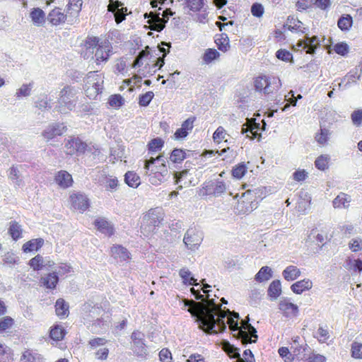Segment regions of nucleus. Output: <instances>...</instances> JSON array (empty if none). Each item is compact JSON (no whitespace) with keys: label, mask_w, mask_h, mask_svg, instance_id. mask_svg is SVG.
Masks as SVG:
<instances>
[{"label":"nucleus","mask_w":362,"mask_h":362,"mask_svg":"<svg viewBox=\"0 0 362 362\" xmlns=\"http://www.w3.org/2000/svg\"><path fill=\"white\" fill-rule=\"evenodd\" d=\"M119 185V181L117 177H109L105 182V189L108 191L115 190Z\"/></svg>","instance_id":"64"},{"label":"nucleus","mask_w":362,"mask_h":362,"mask_svg":"<svg viewBox=\"0 0 362 362\" xmlns=\"http://www.w3.org/2000/svg\"><path fill=\"white\" fill-rule=\"evenodd\" d=\"M329 160L328 156L321 155L316 158L315 165L318 170H325L328 168Z\"/></svg>","instance_id":"46"},{"label":"nucleus","mask_w":362,"mask_h":362,"mask_svg":"<svg viewBox=\"0 0 362 362\" xmlns=\"http://www.w3.org/2000/svg\"><path fill=\"white\" fill-rule=\"evenodd\" d=\"M312 287L313 282L308 279H304L293 284L291 289L294 293L301 294L304 291H309Z\"/></svg>","instance_id":"24"},{"label":"nucleus","mask_w":362,"mask_h":362,"mask_svg":"<svg viewBox=\"0 0 362 362\" xmlns=\"http://www.w3.org/2000/svg\"><path fill=\"white\" fill-rule=\"evenodd\" d=\"M276 57L277 59L284 61L285 62H291L293 61L292 54L284 49H280L276 52Z\"/></svg>","instance_id":"52"},{"label":"nucleus","mask_w":362,"mask_h":362,"mask_svg":"<svg viewBox=\"0 0 362 362\" xmlns=\"http://www.w3.org/2000/svg\"><path fill=\"white\" fill-rule=\"evenodd\" d=\"M330 134L331 132L328 129L321 127L320 131L315 134V139L319 145L325 146L328 143Z\"/></svg>","instance_id":"36"},{"label":"nucleus","mask_w":362,"mask_h":362,"mask_svg":"<svg viewBox=\"0 0 362 362\" xmlns=\"http://www.w3.org/2000/svg\"><path fill=\"white\" fill-rule=\"evenodd\" d=\"M308 177V173L304 169H298L293 173V178L296 182H303Z\"/></svg>","instance_id":"59"},{"label":"nucleus","mask_w":362,"mask_h":362,"mask_svg":"<svg viewBox=\"0 0 362 362\" xmlns=\"http://www.w3.org/2000/svg\"><path fill=\"white\" fill-rule=\"evenodd\" d=\"M82 4V0H69L67 12L73 11L75 13L78 14L81 10ZM71 13H72V12H71Z\"/></svg>","instance_id":"51"},{"label":"nucleus","mask_w":362,"mask_h":362,"mask_svg":"<svg viewBox=\"0 0 362 362\" xmlns=\"http://www.w3.org/2000/svg\"><path fill=\"white\" fill-rule=\"evenodd\" d=\"M59 283V276L56 272H50L42 276L40 286L49 290H54Z\"/></svg>","instance_id":"17"},{"label":"nucleus","mask_w":362,"mask_h":362,"mask_svg":"<svg viewBox=\"0 0 362 362\" xmlns=\"http://www.w3.org/2000/svg\"><path fill=\"white\" fill-rule=\"evenodd\" d=\"M183 240L189 249L194 250L201 244L202 235L195 228H191L187 230Z\"/></svg>","instance_id":"13"},{"label":"nucleus","mask_w":362,"mask_h":362,"mask_svg":"<svg viewBox=\"0 0 362 362\" xmlns=\"http://www.w3.org/2000/svg\"><path fill=\"white\" fill-rule=\"evenodd\" d=\"M56 315L61 319L66 318L69 314V306L64 299L58 298L54 305Z\"/></svg>","instance_id":"25"},{"label":"nucleus","mask_w":362,"mask_h":362,"mask_svg":"<svg viewBox=\"0 0 362 362\" xmlns=\"http://www.w3.org/2000/svg\"><path fill=\"white\" fill-rule=\"evenodd\" d=\"M66 14L58 7L51 10L47 16L49 23L54 26L64 24L66 22Z\"/></svg>","instance_id":"15"},{"label":"nucleus","mask_w":362,"mask_h":362,"mask_svg":"<svg viewBox=\"0 0 362 362\" xmlns=\"http://www.w3.org/2000/svg\"><path fill=\"white\" fill-rule=\"evenodd\" d=\"M14 325L13 319L10 316H6L0 319V333H3L11 329Z\"/></svg>","instance_id":"48"},{"label":"nucleus","mask_w":362,"mask_h":362,"mask_svg":"<svg viewBox=\"0 0 362 362\" xmlns=\"http://www.w3.org/2000/svg\"><path fill=\"white\" fill-rule=\"evenodd\" d=\"M154 165L149 174V181L153 185H158L165 180L168 174V167L163 160V156L159 155L156 158H151L145 162V169L149 170L150 165Z\"/></svg>","instance_id":"3"},{"label":"nucleus","mask_w":362,"mask_h":362,"mask_svg":"<svg viewBox=\"0 0 362 362\" xmlns=\"http://www.w3.org/2000/svg\"><path fill=\"white\" fill-rule=\"evenodd\" d=\"M76 95V91L75 88L71 86H66L62 89L58 100V110L60 112L64 113L74 107L77 100Z\"/></svg>","instance_id":"7"},{"label":"nucleus","mask_w":362,"mask_h":362,"mask_svg":"<svg viewBox=\"0 0 362 362\" xmlns=\"http://www.w3.org/2000/svg\"><path fill=\"white\" fill-rule=\"evenodd\" d=\"M84 46L87 50L95 49V62L97 65L107 62L112 52V47L109 40H101L96 36H88Z\"/></svg>","instance_id":"2"},{"label":"nucleus","mask_w":362,"mask_h":362,"mask_svg":"<svg viewBox=\"0 0 362 362\" xmlns=\"http://www.w3.org/2000/svg\"><path fill=\"white\" fill-rule=\"evenodd\" d=\"M110 254L114 258H119L124 262H129L132 259L130 252L121 245H113L110 248Z\"/></svg>","instance_id":"20"},{"label":"nucleus","mask_w":362,"mask_h":362,"mask_svg":"<svg viewBox=\"0 0 362 362\" xmlns=\"http://www.w3.org/2000/svg\"><path fill=\"white\" fill-rule=\"evenodd\" d=\"M333 49L335 53L341 56H345L349 50L348 45L344 42H338L333 46Z\"/></svg>","instance_id":"53"},{"label":"nucleus","mask_w":362,"mask_h":362,"mask_svg":"<svg viewBox=\"0 0 362 362\" xmlns=\"http://www.w3.org/2000/svg\"><path fill=\"white\" fill-rule=\"evenodd\" d=\"M247 170V166L244 162H241L233 168L231 175L234 178L241 179L245 175Z\"/></svg>","instance_id":"38"},{"label":"nucleus","mask_w":362,"mask_h":362,"mask_svg":"<svg viewBox=\"0 0 362 362\" xmlns=\"http://www.w3.org/2000/svg\"><path fill=\"white\" fill-rule=\"evenodd\" d=\"M311 235L315 237L316 241L318 244L324 245L327 239V234L326 232L322 230L320 233L314 228L311 230Z\"/></svg>","instance_id":"55"},{"label":"nucleus","mask_w":362,"mask_h":362,"mask_svg":"<svg viewBox=\"0 0 362 362\" xmlns=\"http://www.w3.org/2000/svg\"><path fill=\"white\" fill-rule=\"evenodd\" d=\"M264 13V8L262 4L254 3L251 6V13L253 16L261 18Z\"/></svg>","instance_id":"57"},{"label":"nucleus","mask_w":362,"mask_h":362,"mask_svg":"<svg viewBox=\"0 0 362 362\" xmlns=\"http://www.w3.org/2000/svg\"><path fill=\"white\" fill-rule=\"evenodd\" d=\"M196 119L195 117H190L185 120L180 128L177 129L174 133V139L176 140L185 138L194 127V122Z\"/></svg>","instance_id":"14"},{"label":"nucleus","mask_w":362,"mask_h":362,"mask_svg":"<svg viewBox=\"0 0 362 362\" xmlns=\"http://www.w3.org/2000/svg\"><path fill=\"white\" fill-rule=\"evenodd\" d=\"M154 97L153 91H147L139 97V105L141 107H146L149 105Z\"/></svg>","instance_id":"49"},{"label":"nucleus","mask_w":362,"mask_h":362,"mask_svg":"<svg viewBox=\"0 0 362 362\" xmlns=\"http://www.w3.org/2000/svg\"><path fill=\"white\" fill-rule=\"evenodd\" d=\"M158 355L161 362H172L173 361L172 354L168 348L162 349Z\"/></svg>","instance_id":"61"},{"label":"nucleus","mask_w":362,"mask_h":362,"mask_svg":"<svg viewBox=\"0 0 362 362\" xmlns=\"http://www.w3.org/2000/svg\"><path fill=\"white\" fill-rule=\"evenodd\" d=\"M30 17L33 24L36 26H42L45 22V13L40 8H34L30 13Z\"/></svg>","instance_id":"28"},{"label":"nucleus","mask_w":362,"mask_h":362,"mask_svg":"<svg viewBox=\"0 0 362 362\" xmlns=\"http://www.w3.org/2000/svg\"><path fill=\"white\" fill-rule=\"evenodd\" d=\"M353 25V18L349 14H343L337 21L338 28L344 32L349 30Z\"/></svg>","instance_id":"31"},{"label":"nucleus","mask_w":362,"mask_h":362,"mask_svg":"<svg viewBox=\"0 0 362 362\" xmlns=\"http://www.w3.org/2000/svg\"><path fill=\"white\" fill-rule=\"evenodd\" d=\"M33 87V83H30L29 84H23L16 92V96L25 97L28 96L30 94L31 89Z\"/></svg>","instance_id":"60"},{"label":"nucleus","mask_w":362,"mask_h":362,"mask_svg":"<svg viewBox=\"0 0 362 362\" xmlns=\"http://www.w3.org/2000/svg\"><path fill=\"white\" fill-rule=\"evenodd\" d=\"M259 191L260 189L255 188L243 193L237 204V209L239 213L247 214L257 208V194Z\"/></svg>","instance_id":"5"},{"label":"nucleus","mask_w":362,"mask_h":362,"mask_svg":"<svg viewBox=\"0 0 362 362\" xmlns=\"http://www.w3.org/2000/svg\"><path fill=\"white\" fill-rule=\"evenodd\" d=\"M186 151L182 148H174L170 154V161L175 164H180L186 158Z\"/></svg>","instance_id":"33"},{"label":"nucleus","mask_w":362,"mask_h":362,"mask_svg":"<svg viewBox=\"0 0 362 362\" xmlns=\"http://www.w3.org/2000/svg\"><path fill=\"white\" fill-rule=\"evenodd\" d=\"M94 226L98 231L108 237H111L115 233L113 226L104 218H96Z\"/></svg>","instance_id":"16"},{"label":"nucleus","mask_w":362,"mask_h":362,"mask_svg":"<svg viewBox=\"0 0 362 362\" xmlns=\"http://www.w3.org/2000/svg\"><path fill=\"white\" fill-rule=\"evenodd\" d=\"M144 334L139 330H134L131 334L132 351L134 354L141 358L147 356L146 345L144 342Z\"/></svg>","instance_id":"10"},{"label":"nucleus","mask_w":362,"mask_h":362,"mask_svg":"<svg viewBox=\"0 0 362 362\" xmlns=\"http://www.w3.org/2000/svg\"><path fill=\"white\" fill-rule=\"evenodd\" d=\"M164 146V141L159 137L151 139L148 145V150L150 153H153L161 150Z\"/></svg>","instance_id":"43"},{"label":"nucleus","mask_w":362,"mask_h":362,"mask_svg":"<svg viewBox=\"0 0 362 362\" xmlns=\"http://www.w3.org/2000/svg\"><path fill=\"white\" fill-rule=\"evenodd\" d=\"M185 306H188V312L197 317L199 327L208 334H218L223 332L226 329V324L233 332H236L234 336L240 339L244 344L255 342L251 340L248 333L240 329L238 320L232 317H226L230 311H223L221 305H217L213 300H209L204 305L202 303H195L193 300L184 299Z\"/></svg>","instance_id":"1"},{"label":"nucleus","mask_w":362,"mask_h":362,"mask_svg":"<svg viewBox=\"0 0 362 362\" xmlns=\"http://www.w3.org/2000/svg\"><path fill=\"white\" fill-rule=\"evenodd\" d=\"M226 131L225 129L220 126L218 127L213 134V139L216 143L220 144L226 137Z\"/></svg>","instance_id":"56"},{"label":"nucleus","mask_w":362,"mask_h":362,"mask_svg":"<svg viewBox=\"0 0 362 362\" xmlns=\"http://www.w3.org/2000/svg\"><path fill=\"white\" fill-rule=\"evenodd\" d=\"M346 263V268L348 270L358 271L359 272L362 271V260L360 259H353L348 258Z\"/></svg>","instance_id":"45"},{"label":"nucleus","mask_w":362,"mask_h":362,"mask_svg":"<svg viewBox=\"0 0 362 362\" xmlns=\"http://www.w3.org/2000/svg\"><path fill=\"white\" fill-rule=\"evenodd\" d=\"M353 124L357 127L362 124V110H357L352 112L351 115Z\"/></svg>","instance_id":"63"},{"label":"nucleus","mask_w":362,"mask_h":362,"mask_svg":"<svg viewBox=\"0 0 362 362\" xmlns=\"http://www.w3.org/2000/svg\"><path fill=\"white\" fill-rule=\"evenodd\" d=\"M279 309L281 314L286 317H292L297 315L298 313V305L289 302L287 300H281L279 304Z\"/></svg>","instance_id":"19"},{"label":"nucleus","mask_w":362,"mask_h":362,"mask_svg":"<svg viewBox=\"0 0 362 362\" xmlns=\"http://www.w3.org/2000/svg\"><path fill=\"white\" fill-rule=\"evenodd\" d=\"M255 90L264 95H272L281 87V81L278 77L261 74L254 78Z\"/></svg>","instance_id":"4"},{"label":"nucleus","mask_w":362,"mask_h":362,"mask_svg":"<svg viewBox=\"0 0 362 362\" xmlns=\"http://www.w3.org/2000/svg\"><path fill=\"white\" fill-rule=\"evenodd\" d=\"M214 42L216 43L218 50L222 52H226L230 48V40L226 33L216 35Z\"/></svg>","instance_id":"26"},{"label":"nucleus","mask_w":362,"mask_h":362,"mask_svg":"<svg viewBox=\"0 0 362 362\" xmlns=\"http://www.w3.org/2000/svg\"><path fill=\"white\" fill-rule=\"evenodd\" d=\"M221 54L218 51L214 48H207L205 49L202 59L204 64H210L214 61L220 58Z\"/></svg>","instance_id":"30"},{"label":"nucleus","mask_w":362,"mask_h":362,"mask_svg":"<svg viewBox=\"0 0 362 362\" xmlns=\"http://www.w3.org/2000/svg\"><path fill=\"white\" fill-rule=\"evenodd\" d=\"M164 213L160 208L151 209L143 216V221L151 227L155 229L159 227L163 221Z\"/></svg>","instance_id":"12"},{"label":"nucleus","mask_w":362,"mask_h":362,"mask_svg":"<svg viewBox=\"0 0 362 362\" xmlns=\"http://www.w3.org/2000/svg\"><path fill=\"white\" fill-rule=\"evenodd\" d=\"M8 233L13 240H18L22 237L23 229L21 226L16 221H11Z\"/></svg>","instance_id":"34"},{"label":"nucleus","mask_w":362,"mask_h":362,"mask_svg":"<svg viewBox=\"0 0 362 362\" xmlns=\"http://www.w3.org/2000/svg\"><path fill=\"white\" fill-rule=\"evenodd\" d=\"M125 183L133 188H136L141 184L140 177L134 171H127L124 175Z\"/></svg>","instance_id":"32"},{"label":"nucleus","mask_w":362,"mask_h":362,"mask_svg":"<svg viewBox=\"0 0 362 362\" xmlns=\"http://www.w3.org/2000/svg\"><path fill=\"white\" fill-rule=\"evenodd\" d=\"M103 81L95 71H90L86 78L84 90L86 95L90 100H95L101 93Z\"/></svg>","instance_id":"6"},{"label":"nucleus","mask_w":362,"mask_h":362,"mask_svg":"<svg viewBox=\"0 0 362 362\" xmlns=\"http://www.w3.org/2000/svg\"><path fill=\"white\" fill-rule=\"evenodd\" d=\"M316 338L321 343L326 342L327 340L329 338L328 330L322 327H320L317 332Z\"/></svg>","instance_id":"62"},{"label":"nucleus","mask_w":362,"mask_h":362,"mask_svg":"<svg viewBox=\"0 0 362 362\" xmlns=\"http://www.w3.org/2000/svg\"><path fill=\"white\" fill-rule=\"evenodd\" d=\"M268 293L272 298H277L281 293V286L279 280L273 281L268 288Z\"/></svg>","instance_id":"42"},{"label":"nucleus","mask_w":362,"mask_h":362,"mask_svg":"<svg viewBox=\"0 0 362 362\" xmlns=\"http://www.w3.org/2000/svg\"><path fill=\"white\" fill-rule=\"evenodd\" d=\"M351 356L354 359H362V343L354 341L351 345Z\"/></svg>","instance_id":"40"},{"label":"nucleus","mask_w":362,"mask_h":362,"mask_svg":"<svg viewBox=\"0 0 362 362\" xmlns=\"http://www.w3.org/2000/svg\"><path fill=\"white\" fill-rule=\"evenodd\" d=\"M43 245L44 240L41 238L31 239L23 245L22 250L25 253L37 251Z\"/></svg>","instance_id":"22"},{"label":"nucleus","mask_w":362,"mask_h":362,"mask_svg":"<svg viewBox=\"0 0 362 362\" xmlns=\"http://www.w3.org/2000/svg\"><path fill=\"white\" fill-rule=\"evenodd\" d=\"M272 277V270L269 267H262L255 275L256 281L262 282L269 280Z\"/></svg>","instance_id":"41"},{"label":"nucleus","mask_w":362,"mask_h":362,"mask_svg":"<svg viewBox=\"0 0 362 362\" xmlns=\"http://www.w3.org/2000/svg\"><path fill=\"white\" fill-rule=\"evenodd\" d=\"M70 208L73 210L83 213L90 207V200L88 197L81 192H73L69 198Z\"/></svg>","instance_id":"11"},{"label":"nucleus","mask_w":362,"mask_h":362,"mask_svg":"<svg viewBox=\"0 0 362 362\" xmlns=\"http://www.w3.org/2000/svg\"><path fill=\"white\" fill-rule=\"evenodd\" d=\"M351 201L350 195L340 192L332 201V205L335 209H346L349 206Z\"/></svg>","instance_id":"23"},{"label":"nucleus","mask_w":362,"mask_h":362,"mask_svg":"<svg viewBox=\"0 0 362 362\" xmlns=\"http://www.w3.org/2000/svg\"><path fill=\"white\" fill-rule=\"evenodd\" d=\"M28 264L34 271L42 270L45 267L43 257L39 254L35 255L30 259Z\"/></svg>","instance_id":"39"},{"label":"nucleus","mask_w":362,"mask_h":362,"mask_svg":"<svg viewBox=\"0 0 362 362\" xmlns=\"http://www.w3.org/2000/svg\"><path fill=\"white\" fill-rule=\"evenodd\" d=\"M54 180L60 187L64 189L70 187L74 182L71 175L66 170L59 171L54 177Z\"/></svg>","instance_id":"21"},{"label":"nucleus","mask_w":362,"mask_h":362,"mask_svg":"<svg viewBox=\"0 0 362 362\" xmlns=\"http://www.w3.org/2000/svg\"><path fill=\"white\" fill-rule=\"evenodd\" d=\"M187 7L193 11H200L204 6L203 0H187Z\"/></svg>","instance_id":"58"},{"label":"nucleus","mask_w":362,"mask_h":362,"mask_svg":"<svg viewBox=\"0 0 362 362\" xmlns=\"http://www.w3.org/2000/svg\"><path fill=\"white\" fill-rule=\"evenodd\" d=\"M320 46V41L317 36L311 37L305 36L303 40H298L292 46V49L296 52L305 51L307 54H313Z\"/></svg>","instance_id":"9"},{"label":"nucleus","mask_w":362,"mask_h":362,"mask_svg":"<svg viewBox=\"0 0 362 362\" xmlns=\"http://www.w3.org/2000/svg\"><path fill=\"white\" fill-rule=\"evenodd\" d=\"M66 334V329L59 325H55L51 327L49 330V337L54 341H59L64 339Z\"/></svg>","instance_id":"29"},{"label":"nucleus","mask_w":362,"mask_h":362,"mask_svg":"<svg viewBox=\"0 0 362 362\" xmlns=\"http://www.w3.org/2000/svg\"><path fill=\"white\" fill-rule=\"evenodd\" d=\"M88 144L83 141L78 136H69L64 144V152L66 155H81L84 154L88 150Z\"/></svg>","instance_id":"8"},{"label":"nucleus","mask_w":362,"mask_h":362,"mask_svg":"<svg viewBox=\"0 0 362 362\" xmlns=\"http://www.w3.org/2000/svg\"><path fill=\"white\" fill-rule=\"evenodd\" d=\"M223 349L230 358H235L240 356L239 349L234 347L228 341L223 342Z\"/></svg>","instance_id":"47"},{"label":"nucleus","mask_w":362,"mask_h":362,"mask_svg":"<svg viewBox=\"0 0 362 362\" xmlns=\"http://www.w3.org/2000/svg\"><path fill=\"white\" fill-rule=\"evenodd\" d=\"M124 100L119 94H115L110 96L108 103L110 106L119 108L123 105Z\"/></svg>","instance_id":"50"},{"label":"nucleus","mask_w":362,"mask_h":362,"mask_svg":"<svg viewBox=\"0 0 362 362\" xmlns=\"http://www.w3.org/2000/svg\"><path fill=\"white\" fill-rule=\"evenodd\" d=\"M13 360V351L4 344L0 343V362Z\"/></svg>","instance_id":"44"},{"label":"nucleus","mask_w":362,"mask_h":362,"mask_svg":"<svg viewBox=\"0 0 362 362\" xmlns=\"http://www.w3.org/2000/svg\"><path fill=\"white\" fill-rule=\"evenodd\" d=\"M300 275V269L293 265L287 267L283 272L284 278L287 281H293Z\"/></svg>","instance_id":"35"},{"label":"nucleus","mask_w":362,"mask_h":362,"mask_svg":"<svg viewBox=\"0 0 362 362\" xmlns=\"http://www.w3.org/2000/svg\"><path fill=\"white\" fill-rule=\"evenodd\" d=\"M179 275L185 284L197 286V279H194L189 269L182 268L179 271Z\"/></svg>","instance_id":"37"},{"label":"nucleus","mask_w":362,"mask_h":362,"mask_svg":"<svg viewBox=\"0 0 362 362\" xmlns=\"http://www.w3.org/2000/svg\"><path fill=\"white\" fill-rule=\"evenodd\" d=\"M66 131V127L64 124H54L47 128L42 133V136L47 140H51L57 136L62 135Z\"/></svg>","instance_id":"18"},{"label":"nucleus","mask_w":362,"mask_h":362,"mask_svg":"<svg viewBox=\"0 0 362 362\" xmlns=\"http://www.w3.org/2000/svg\"><path fill=\"white\" fill-rule=\"evenodd\" d=\"M41 359L42 356L37 351L27 349L22 352L20 362H38Z\"/></svg>","instance_id":"27"},{"label":"nucleus","mask_w":362,"mask_h":362,"mask_svg":"<svg viewBox=\"0 0 362 362\" xmlns=\"http://www.w3.org/2000/svg\"><path fill=\"white\" fill-rule=\"evenodd\" d=\"M278 353L285 362H293L294 360V356L291 354L287 347H280L278 350Z\"/></svg>","instance_id":"54"}]
</instances>
